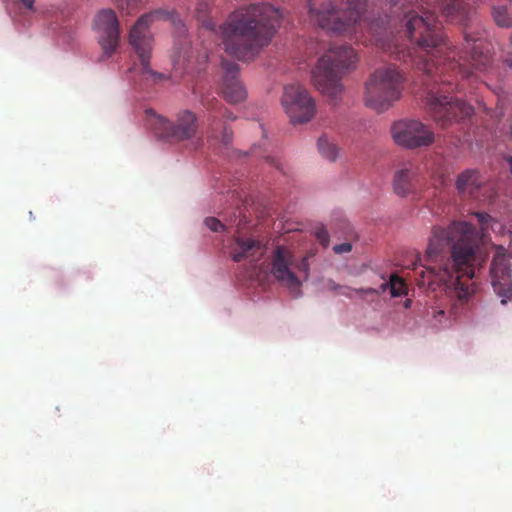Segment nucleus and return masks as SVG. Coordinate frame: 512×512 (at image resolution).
<instances>
[{"label": "nucleus", "mask_w": 512, "mask_h": 512, "mask_svg": "<svg viewBox=\"0 0 512 512\" xmlns=\"http://www.w3.org/2000/svg\"><path fill=\"white\" fill-rule=\"evenodd\" d=\"M419 1L421 14L415 11L404 14V29L399 34L408 39L409 45L403 48L396 36L387 35L379 21H366V0H307L312 21L322 29L344 35L363 33L365 29L376 46L422 71L427 77L424 83L428 88L427 111L437 125L446 128L471 117L474 111L471 105L450 95L456 87L454 81L458 76L471 77L474 70H486L491 56L483 42L469 34H465L464 40L470 55L456 51L436 20V12L451 20H464L471 7L470 0ZM389 2L395 6L410 0Z\"/></svg>", "instance_id": "1"}, {"label": "nucleus", "mask_w": 512, "mask_h": 512, "mask_svg": "<svg viewBox=\"0 0 512 512\" xmlns=\"http://www.w3.org/2000/svg\"><path fill=\"white\" fill-rule=\"evenodd\" d=\"M481 235L468 222H453L447 227L435 226L424 257L413 263L415 281L420 287L432 288L438 281L445 286L451 302V313L457 316L476 291V249L484 242L489 229L501 224L486 213H475Z\"/></svg>", "instance_id": "2"}, {"label": "nucleus", "mask_w": 512, "mask_h": 512, "mask_svg": "<svg viewBox=\"0 0 512 512\" xmlns=\"http://www.w3.org/2000/svg\"><path fill=\"white\" fill-rule=\"evenodd\" d=\"M282 18V11L269 3L239 7L219 26L225 51L239 60L253 59L271 43Z\"/></svg>", "instance_id": "3"}, {"label": "nucleus", "mask_w": 512, "mask_h": 512, "mask_svg": "<svg viewBox=\"0 0 512 512\" xmlns=\"http://www.w3.org/2000/svg\"><path fill=\"white\" fill-rule=\"evenodd\" d=\"M356 61L357 55L352 47H330L312 70L313 84L331 102L337 103L343 90L342 76Z\"/></svg>", "instance_id": "4"}, {"label": "nucleus", "mask_w": 512, "mask_h": 512, "mask_svg": "<svg viewBox=\"0 0 512 512\" xmlns=\"http://www.w3.org/2000/svg\"><path fill=\"white\" fill-rule=\"evenodd\" d=\"M405 77L395 66L376 69L365 85L364 101L367 107L383 112L397 102L404 89Z\"/></svg>", "instance_id": "5"}, {"label": "nucleus", "mask_w": 512, "mask_h": 512, "mask_svg": "<svg viewBox=\"0 0 512 512\" xmlns=\"http://www.w3.org/2000/svg\"><path fill=\"white\" fill-rule=\"evenodd\" d=\"M146 115L153 133L170 143L190 140L196 136L199 129L198 118L190 110L179 111L173 121L150 109L146 110Z\"/></svg>", "instance_id": "6"}, {"label": "nucleus", "mask_w": 512, "mask_h": 512, "mask_svg": "<svg viewBox=\"0 0 512 512\" xmlns=\"http://www.w3.org/2000/svg\"><path fill=\"white\" fill-rule=\"evenodd\" d=\"M167 17L168 13L163 10H156L141 16L130 31L129 41L138 55L142 67V73L153 77L155 80H161L162 74L153 71L149 66L150 53L152 49L153 38L149 31V25L156 18Z\"/></svg>", "instance_id": "7"}, {"label": "nucleus", "mask_w": 512, "mask_h": 512, "mask_svg": "<svg viewBox=\"0 0 512 512\" xmlns=\"http://www.w3.org/2000/svg\"><path fill=\"white\" fill-rule=\"evenodd\" d=\"M281 102L292 124L307 123L316 114L315 101L302 85L285 86Z\"/></svg>", "instance_id": "8"}, {"label": "nucleus", "mask_w": 512, "mask_h": 512, "mask_svg": "<svg viewBox=\"0 0 512 512\" xmlns=\"http://www.w3.org/2000/svg\"><path fill=\"white\" fill-rule=\"evenodd\" d=\"M394 142L408 149L428 147L435 140L434 132L418 120L403 119L391 127Z\"/></svg>", "instance_id": "9"}, {"label": "nucleus", "mask_w": 512, "mask_h": 512, "mask_svg": "<svg viewBox=\"0 0 512 512\" xmlns=\"http://www.w3.org/2000/svg\"><path fill=\"white\" fill-rule=\"evenodd\" d=\"M94 30L105 57H110L119 44L120 27L116 13L112 9L100 10L93 21Z\"/></svg>", "instance_id": "10"}, {"label": "nucleus", "mask_w": 512, "mask_h": 512, "mask_svg": "<svg viewBox=\"0 0 512 512\" xmlns=\"http://www.w3.org/2000/svg\"><path fill=\"white\" fill-rule=\"evenodd\" d=\"M271 274L273 277L290 290H299L301 281L296 276L294 269V255L285 246H276L270 256Z\"/></svg>", "instance_id": "11"}, {"label": "nucleus", "mask_w": 512, "mask_h": 512, "mask_svg": "<svg viewBox=\"0 0 512 512\" xmlns=\"http://www.w3.org/2000/svg\"><path fill=\"white\" fill-rule=\"evenodd\" d=\"M490 274L494 291L503 298L502 303L504 304L507 300L512 299L510 269L504 254L498 253L493 258Z\"/></svg>", "instance_id": "12"}, {"label": "nucleus", "mask_w": 512, "mask_h": 512, "mask_svg": "<svg viewBox=\"0 0 512 512\" xmlns=\"http://www.w3.org/2000/svg\"><path fill=\"white\" fill-rule=\"evenodd\" d=\"M222 69L224 71L222 83V93L224 98L230 103H239L245 100L247 92L238 79V64L232 61L223 60Z\"/></svg>", "instance_id": "13"}, {"label": "nucleus", "mask_w": 512, "mask_h": 512, "mask_svg": "<svg viewBox=\"0 0 512 512\" xmlns=\"http://www.w3.org/2000/svg\"><path fill=\"white\" fill-rule=\"evenodd\" d=\"M265 252L266 247L261 241L243 237H235L229 249V253L235 262L248 260L254 263L259 261Z\"/></svg>", "instance_id": "14"}, {"label": "nucleus", "mask_w": 512, "mask_h": 512, "mask_svg": "<svg viewBox=\"0 0 512 512\" xmlns=\"http://www.w3.org/2000/svg\"><path fill=\"white\" fill-rule=\"evenodd\" d=\"M419 174L416 167L410 165L395 172L393 189L397 196L407 197L417 191Z\"/></svg>", "instance_id": "15"}, {"label": "nucleus", "mask_w": 512, "mask_h": 512, "mask_svg": "<svg viewBox=\"0 0 512 512\" xmlns=\"http://www.w3.org/2000/svg\"><path fill=\"white\" fill-rule=\"evenodd\" d=\"M483 181L477 170L468 169L458 175L456 188L461 194H467L476 197V192L481 187Z\"/></svg>", "instance_id": "16"}, {"label": "nucleus", "mask_w": 512, "mask_h": 512, "mask_svg": "<svg viewBox=\"0 0 512 512\" xmlns=\"http://www.w3.org/2000/svg\"><path fill=\"white\" fill-rule=\"evenodd\" d=\"M209 13L210 3L207 0L200 1L196 7L197 18L202 22L203 26L206 29L214 31L216 28V24L211 18H209Z\"/></svg>", "instance_id": "17"}, {"label": "nucleus", "mask_w": 512, "mask_h": 512, "mask_svg": "<svg viewBox=\"0 0 512 512\" xmlns=\"http://www.w3.org/2000/svg\"><path fill=\"white\" fill-rule=\"evenodd\" d=\"M320 154L329 161H335L338 156L337 146L326 136H321L317 142Z\"/></svg>", "instance_id": "18"}, {"label": "nucleus", "mask_w": 512, "mask_h": 512, "mask_svg": "<svg viewBox=\"0 0 512 512\" xmlns=\"http://www.w3.org/2000/svg\"><path fill=\"white\" fill-rule=\"evenodd\" d=\"M494 21L500 27H511L512 26V16L508 13L505 7H495L492 12Z\"/></svg>", "instance_id": "19"}, {"label": "nucleus", "mask_w": 512, "mask_h": 512, "mask_svg": "<svg viewBox=\"0 0 512 512\" xmlns=\"http://www.w3.org/2000/svg\"><path fill=\"white\" fill-rule=\"evenodd\" d=\"M390 293L392 297H399L407 293L405 282L396 274L390 277Z\"/></svg>", "instance_id": "20"}, {"label": "nucleus", "mask_w": 512, "mask_h": 512, "mask_svg": "<svg viewBox=\"0 0 512 512\" xmlns=\"http://www.w3.org/2000/svg\"><path fill=\"white\" fill-rule=\"evenodd\" d=\"M312 255L313 254H311V253L306 254L304 257L301 258V260L299 262H296V260L294 259V269H296L300 272H303L304 279H307L309 276L310 265H309L308 259Z\"/></svg>", "instance_id": "21"}, {"label": "nucleus", "mask_w": 512, "mask_h": 512, "mask_svg": "<svg viewBox=\"0 0 512 512\" xmlns=\"http://www.w3.org/2000/svg\"><path fill=\"white\" fill-rule=\"evenodd\" d=\"M314 234L323 247L326 248L329 245V234L324 226L316 227Z\"/></svg>", "instance_id": "22"}, {"label": "nucleus", "mask_w": 512, "mask_h": 512, "mask_svg": "<svg viewBox=\"0 0 512 512\" xmlns=\"http://www.w3.org/2000/svg\"><path fill=\"white\" fill-rule=\"evenodd\" d=\"M204 223L207 226V228L214 232H218L224 229V225L222 224V222L214 217H207Z\"/></svg>", "instance_id": "23"}, {"label": "nucleus", "mask_w": 512, "mask_h": 512, "mask_svg": "<svg viewBox=\"0 0 512 512\" xmlns=\"http://www.w3.org/2000/svg\"><path fill=\"white\" fill-rule=\"evenodd\" d=\"M451 182L449 175L440 173L434 176V185L436 188L444 187Z\"/></svg>", "instance_id": "24"}, {"label": "nucleus", "mask_w": 512, "mask_h": 512, "mask_svg": "<svg viewBox=\"0 0 512 512\" xmlns=\"http://www.w3.org/2000/svg\"><path fill=\"white\" fill-rule=\"evenodd\" d=\"M331 289H333L335 291H338L339 294L344 295V296L349 297V298L352 297V293L354 292L353 288H350L348 286L336 285V284H334L331 287Z\"/></svg>", "instance_id": "25"}, {"label": "nucleus", "mask_w": 512, "mask_h": 512, "mask_svg": "<svg viewBox=\"0 0 512 512\" xmlns=\"http://www.w3.org/2000/svg\"><path fill=\"white\" fill-rule=\"evenodd\" d=\"M352 250V244L351 243H341V244H337L333 247V251L336 253V254H343V253H348Z\"/></svg>", "instance_id": "26"}, {"label": "nucleus", "mask_w": 512, "mask_h": 512, "mask_svg": "<svg viewBox=\"0 0 512 512\" xmlns=\"http://www.w3.org/2000/svg\"><path fill=\"white\" fill-rule=\"evenodd\" d=\"M354 293L359 294L361 296L380 295V291L375 288H358V289H354Z\"/></svg>", "instance_id": "27"}, {"label": "nucleus", "mask_w": 512, "mask_h": 512, "mask_svg": "<svg viewBox=\"0 0 512 512\" xmlns=\"http://www.w3.org/2000/svg\"><path fill=\"white\" fill-rule=\"evenodd\" d=\"M217 103H218V101L216 99H213L211 102L207 103L208 109H210L211 112L213 113L211 115V124H210L212 128H213L214 122L217 118L216 107L214 106V104L216 105Z\"/></svg>", "instance_id": "28"}, {"label": "nucleus", "mask_w": 512, "mask_h": 512, "mask_svg": "<svg viewBox=\"0 0 512 512\" xmlns=\"http://www.w3.org/2000/svg\"><path fill=\"white\" fill-rule=\"evenodd\" d=\"M221 142L226 146L232 142V132L226 126L223 129Z\"/></svg>", "instance_id": "29"}, {"label": "nucleus", "mask_w": 512, "mask_h": 512, "mask_svg": "<svg viewBox=\"0 0 512 512\" xmlns=\"http://www.w3.org/2000/svg\"><path fill=\"white\" fill-rule=\"evenodd\" d=\"M20 1L26 9H28V10L34 9L35 0H20Z\"/></svg>", "instance_id": "30"}, {"label": "nucleus", "mask_w": 512, "mask_h": 512, "mask_svg": "<svg viewBox=\"0 0 512 512\" xmlns=\"http://www.w3.org/2000/svg\"><path fill=\"white\" fill-rule=\"evenodd\" d=\"M387 289L390 290V281L381 284L378 290L380 291V294H381V293H384Z\"/></svg>", "instance_id": "31"}, {"label": "nucleus", "mask_w": 512, "mask_h": 512, "mask_svg": "<svg viewBox=\"0 0 512 512\" xmlns=\"http://www.w3.org/2000/svg\"><path fill=\"white\" fill-rule=\"evenodd\" d=\"M222 117H225V118H228V119H231V120H234L235 117L232 116L231 112H229L227 109H224V113H220Z\"/></svg>", "instance_id": "32"}, {"label": "nucleus", "mask_w": 512, "mask_h": 512, "mask_svg": "<svg viewBox=\"0 0 512 512\" xmlns=\"http://www.w3.org/2000/svg\"><path fill=\"white\" fill-rule=\"evenodd\" d=\"M504 159L507 162L510 172L512 174V156H506Z\"/></svg>", "instance_id": "33"}, {"label": "nucleus", "mask_w": 512, "mask_h": 512, "mask_svg": "<svg viewBox=\"0 0 512 512\" xmlns=\"http://www.w3.org/2000/svg\"><path fill=\"white\" fill-rule=\"evenodd\" d=\"M266 161H267L268 163H270L271 165H275L276 167H278V165H277V161H276V159H275L274 157H270V156H268V157L266 158Z\"/></svg>", "instance_id": "34"}, {"label": "nucleus", "mask_w": 512, "mask_h": 512, "mask_svg": "<svg viewBox=\"0 0 512 512\" xmlns=\"http://www.w3.org/2000/svg\"><path fill=\"white\" fill-rule=\"evenodd\" d=\"M118 7L124 9V0H116Z\"/></svg>", "instance_id": "35"}, {"label": "nucleus", "mask_w": 512, "mask_h": 512, "mask_svg": "<svg viewBox=\"0 0 512 512\" xmlns=\"http://www.w3.org/2000/svg\"><path fill=\"white\" fill-rule=\"evenodd\" d=\"M505 64L512 69V59H505Z\"/></svg>", "instance_id": "36"}, {"label": "nucleus", "mask_w": 512, "mask_h": 512, "mask_svg": "<svg viewBox=\"0 0 512 512\" xmlns=\"http://www.w3.org/2000/svg\"><path fill=\"white\" fill-rule=\"evenodd\" d=\"M211 137H214L213 132H211V134L210 133L208 134V138H211Z\"/></svg>", "instance_id": "37"}, {"label": "nucleus", "mask_w": 512, "mask_h": 512, "mask_svg": "<svg viewBox=\"0 0 512 512\" xmlns=\"http://www.w3.org/2000/svg\"><path fill=\"white\" fill-rule=\"evenodd\" d=\"M126 4H127V6H129V5H130V0H127V3H126Z\"/></svg>", "instance_id": "38"}]
</instances>
